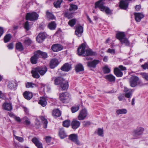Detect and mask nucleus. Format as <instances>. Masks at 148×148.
Masks as SVG:
<instances>
[{
  "label": "nucleus",
  "mask_w": 148,
  "mask_h": 148,
  "mask_svg": "<svg viewBox=\"0 0 148 148\" xmlns=\"http://www.w3.org/2000/svg\"><path fill=\"white\" fill-rule=\"evenodd\" d=\"M52 114L54 118H56V110L55 109L53 110Z\"/></svg>",
  "instance_id": "nucleus-64"
},
{
  "label": "nucleus",
  "mask_w": 148,
  "mask_h": 148,
  "mask_svg": "<svg viewBox=\"0 0 148 148\" xmlns=\"http://www.w3.org/2000/svg\"><path fill=\"white\" fill-rule=\"evenodd\" d=\"M75 70L76 72H78L84 70V67L82 64H79L77 65L75 67Z\"/></svg>",
  "instance_id": "nucleus-33"
},
{
  "label": "nucleus",
  "mask_w": 148,
  "mask_h": 148,
  "mask_svg": "<svg viewBox=\"0 0 148 148\" xmlns=\"http://www.w3.org/2000/svg\"><path fill=\"white\" fill-rule=\"evenodd\" d=\"M40 118L43 123V126L44 128H47L48 124V121L47 119L42 116H41L40 117Z\"/></svg>",
  "instance_id": "nucleus-34"
},
{
  "label": "nucleus",
  "mask_w": 148,
  "mask_h": 148,
  "mask_svg": "<svg viewBox=\"0 0 148 148\" xmlns=\"http://www.w3.org/2000/svg\"><path fill=\"white\" fill-rule=\"evenodd\" d=\"M78 7L76 5L71 4L70 5V8L69 9L70 11H75L77 10Z\"/></svg>",
  "instance_id": "nucleus-45"
},
{
  "label": "nucleus",
  "mask_w": 148,
  "mask_h": 148,
  "mask_svg": "<svg viewBox=\"0 0 148 148\" xmlns=\"http://www.w3.org/2000/svg\"><path fill=\"white\" fill-rule=\"evenodd\" d=\"M63 48V47L61 45L56 44V52L62 50Z\"/></svg>",
  "instance_id": "nucleus-46"
},
{
  "label": "nucleus",
  "mask_w": 148,
  "mask_h": 148,
  "mask_svg": "<svg viewBox=\"0 0 148 148\" xmlns=\"http://www.w3.org/2000/svg\"><path fill=\"white\" fill-rule=\"evenodd\" d=\"M37 68L39 73L42 76L47 71V68L45 66L37 67Z\"/></svg>",
  "instance_id": "nucleus-13"
},
{
  "label": "nucleus",
  "mask_w": 148,
  "mask_h": 148,
  "mask_svg": "<svg viewBox=\"0 0 148 148\" xmlns=\"http://www.w3.org/2000/svg\"><path fill=\"white\" fill-rule=\"evenodd\" d=\"M80 122L77 120H74L72 121L71 123L72 128L75 130L78 128L80 126Z\"/></svg>",
  "instance_id": "nucleus-17"
},
{
  "label": "nucleus",
  "mask_w": 148,
  "mask_h": 148,
  "mask_svg": "<svg viewBox=\"0 0 148 148\" xmlns=\"http://www.w3.org/2000/svg\"><path fill=\"white\" fill-rule=\"evenodd\" d=\"M144 131V129L142 127L137 128L136 130H134L133 132V136L135 137L141 134Z\"/></svg>",
  "instance_id": "nucleus-10"
},
{
  "label": "nucleus",
  "mask_w": 148,
  "mask_h": 148,
  "mask_svg": "<svg viewBox=\"0 0 148 148\" xmlns=\"http://www.w3.org/2000/svg\"><path fill=\"white\" fill-rule=\"evenodd\" d=\"M62 2V0H57L56 1V8H60V5Z\"/></svg>",
  "instance_id": "nucleus-51"
},
{
  "label": "nucleus",
  "mask_w": 148,
  "mask_h": 148,
  "mask_svg": "<svg viewBox=\"0 0 148 148\" xmlns=\"http://www.w3.org/2000/svg\"><path fill=\"white\" fill-rule=\"evenodd\" d=\"M17 85L13 82H10L8 85V88L10 90L15 89Z\"/></svg>",
  "instance_id": "nucleus-30"
},
{
  "label": "nucleus",
  "mask_w": 148,
  "mask_h": 148,
  "mask_svg": "<svg viewBox=\"0 0 148 148\" xmlns=\"http://www.w3.org/2000/svg\"><path fill=\"white\" fill-rule=\"evenodd\" d=\"M134 15L135 16V20L137 22H140L141 19L144 17V15L140 13H134Z\"/></svg>",
  "instance_id": "nucleus-18"
},
{
  "label": "nucleus",
  "mask_w": 148,
  "mask_h": 148,
  "mask_svg": "<svg viewBox=\"0 0 148 148\" xmlns=\"http://www.w3.org/2000/svg\"><path fill=\"white\" fill-rule=\"evenodd\" d=\"M100 62L98 60H94L92 61L88 62H87V65L89 67L92 68H95L97 64Z\"/></svg>",
  "instance_id": "nucleus-8"
},
{
  "label": "nucleus",
  "mask_w": 148,
  "mask_h": 148,
  "mask_svg": "<svg viewBox=\"0 0 148 148\" xmlns=\"http://www.w3.org/2000/svg\"><path fill=\"white\" fill-rule=\"evenodd\" d=\"M105 79L108 80L110 82H114L115 81V77L111 74H109L106 75L105 77Z\"/></svg>",
  "instance_id": "nucleus-29"
},
{
  "label": "nucleus",
  "mask_w": 148,
  "mask_h": 148,
  "mask_svg": "<svg viewBox=\"0 0 148 148\" xmlns=\"http://www.w3.org/2000/svg\"><path fill=\"white\" fill-rule=\"evenodd\" d=\"M125 35L123 32H119L118 33L116 36V37L120 41L125 38Z\"/></svg>",
  "instance_id": "nucleus-27"
},
{
  "label": "nucleus",
  "mask_w": 148,
  "mask_h": 148,
  "mask_svg": "<svg viewBox=\"0 0 148 148\" xmlns=\"http://www.w3.org/2000/svg\"><path fill=\"white\" fill-rule=\"evenodd\" d=\"M35 125L37 126V127L39 128L40 126V121L37 118L35 119Z\"/></svg>",
  "instance_id": "nucleus-57"
},
{
  "label": "nucleus",
  "mask_w": 148,
  "mask_h": 148,
  "mask_svg": "<svg viewBox=\"0 0 148 148\" xmlns=\"http://www.w3.org/2000/svg\"><path fill=\"white\" fill-rule=\"evenodd\" d=\"M61 89L62 90H66L69 87L68 82L66 80L64 81L63 83L60 85Z\"/></svg>",
  "instance_id": "nucleus-25"
},
{
  "label": "nucleus",
  "mask_w": 148,
  "mask_h": 148,
  "mask_svg": "<svg viewBox=\"0 0 148 148\" xmlns=\"http://www.w3.org/2000/svg\"><path fill=\"white\" fill-rule=\"evenodd\" d=\"M25 124L27 125H29L30 124V121L29 119L27 118H25Z\"/></svg>",
  "instance_id": "nucleus-59"
},
{
  "label": "nucleus",
  "mask_w": 148,
  "mask_h": 148,
  "mask_svg": "<svg viewBox=\"0 0 148 148\" xmlns=\"http://www.w3.org/2000/svg\"><path fill=\"white\" fill-rule=\"evenodd\" d=\"M38 16L39 15L36 12H33L31 13H27L26 16V18L27 20L33 21L37 20Z\"/></svg>",
  "instance_id": "nucleus-4"
},
{
  "label": "nucleus",
  "mask_w": 148,
  "mask_h": 148,
  "mask_svg": "<svg viewBox=\"0 0 148 148\" xmlns=\"http://www.w3.org/2000/svg\"><path fill=\"white\" fill-rule=\"evenodd\" d=\"M35 52L38 58H42L45 59L47 58V54L45 52H42L40 50H37Z\"/></svg>",
  "instance_id": "nucleus-9"
},
{
  "label": "nucleus",
  "mask_w": 148,
  "mask_h": 148,
  "mask_svg": "<svg viewBox=\"0 0 148 148\" xmlns=\"http://www.w3.org/2000/svg\"><path fill=\"white\" fill-rule=\"evenodd\" d=\"M125 90L126 91L125 97L127 98H130L132 95V91L131 90H127V89L125 88Z\"/></svg>",
  "instance_id": "nucleus-35"
},
{
  "label": "nucleus",
  "mask_w": 148,
  "mask_h": 148,
  "mask_svg": "<svg viewBox=\"0 0 148 148\" xmlns=\"http://www.w3.org/2000/svg\"><path fill=\"white\" fill-rule=\"evenodd\" d=\"M139 80V78L136 76H133L130 78L129 82L130 86L134 88L138 85V82Z\"/></svg>",
  "instance_id": "nucleus-5"
},
{
  "label": "nucleus",
  "mask_w": 148,
  "mask_h": 148,
  "mask_svg": "<svg viewBox=\"0 0 148 148\" xmlns=\"http://www.w3.org/2000/svg\"><path fill=\"white\" fill-rule=\"evenodd\" d=\"M103 129L99 128L98 129L97 133L99 136H103Z\"/></svg>",
  "instance_id": "nucleus-47"
},
{
  "label": "nucleus",
  "mask_w": 148,
  "mask_h": 148,
  "mask_svg": "<svg viewBox=\"0 0 148 148\" xmlns=\"http://www.w3.org/2000/svg\"><path fill=\"white\" fill-rule=\"evenodd\" d=\"M114 74L118 77H122L123 75V73L121 70L118 68H115L114 69Z\"/></svg>",
  "instance_id": "nucleus-26"
},
{
  "label": "nucleus",
  "mask_w": 148,
  "mask_h": 148,
  "mask_svg": "<svg viewBox=\"0 0 148 148\" xmlns=\"http://www.w3.org/2000/svg\"><path fill=\"white\" fill-rule=\"evenodd\" d=\"M64 15L65 17L70 19L73 17V12L69 10H67L64 13Z\"/></svg>",
  "instance_id": "nucleus-24"
},
{
  "label": "nucleus",
  "mask_w": 148,
  "mask_h": 148,
  "mask_svg": "<svg viewBox=\"0 0 148 148\" xmlns=\"http://www.w3.org/2000/svg\"><path fill=\"white\" fill-rule=\"evenodd\" d=\"M48 27L51 30H54L56 27V23L55 21H52L48 25Z\"/></svg>",
  "instance_id": "nucleus-40"
},
{
  "label": "nucleus",
  "mask_w": 148,
  "mask_h": 148,
  "mask_svg": "<svg viewBox=\"0 0 148 148\" xmlns=\"http://www.w3.org/2000/svg\"><path fill=\"white\" fill-rule=\"evenodd\" d=\"M118 68L122 71H125L126 70V67L121 65H120Z\"/></svg>",
  "instance_id": "nucleus-60"
},
{
  "label": "nucleus",
  "mask_w": 148,
  "mask_h": 148,
  "mask_svg": "<svg viewBox=\"0 0 148 148\" xmlns=\"http://www.w3.org/2000/svg\"><path fill=\"white\" fill-rule=\"evenodd\" d=\"M24 98L28 100H30L33 97L32 93L29 91H25L23 93Z\"/></svg>",
  "instance_id": "nucleus-23"
},
{
  "label": "nucleus",
  "mask_w": 148,
  "mask_h": 148,
  "mask_svg": "<svg viewBox=\"0 0 148 148\" xmlns=\"http://www.w3.org/2000/svg\"><path fill=\"white\" fill-rule=\"evenodd\" d=\"M69 139L75 144L78 145H80V143L78 140V136L77 134H72L70 135L69 137Z\"/></svg>",
  "instance_id": "nucleus-7"
},
{
  "label": "nucleus",
  "mask_w": 148,
  "mask_h": 148,
  "mask_svg": "<svg viewBox=\"0 0 148 148\" xmlns=\"http://www.w3.org/2000/svg\"><path fill=\"white\" fill-rule=\"evenodd\" d=\"M80 106V105L78 104L72 107L71 109L72 112L74 113L77 111L79 109Z\"/></svg>",
  "instance_id": "nucleus-41"
},
{
  "label": "nucleus",
  "mask_w": 148,
  "mask_h": 148,
  "mask_svg": "<svg viewBox=\"0 0 148 148\" xmlns=\"http://www.w3.org/2000/svg\"><path fill=\"white\" fill-rule=\"evenodd\" d=\"M46 36L44 33H40L36 38L37 42L39 43L42 42L46 38Z\"/></svg>",
  "instance_id": "nucleus-12"
},
{
  "label": "nucleus",
  "mask_w": 148,
  "mask_h": 148,
  "mask_svg": "<svg viewBox=\"0 0 148 148\" xmlns=\"http://www.w3.org/2000/svg\"><path fill=\"white\" fill-rule=\"evenodd\" d=\"M87 111L85 109H83L81 110L78 116V119L79 120H84L87 116Z\"/></svg>",
  "instance_id": "nucleus-6"
},
{
  "label": "nucleus",
  "mask_w": 148,
  "mask_h": 148,
  "mask_svg": "<svg viewBox=\"0 0 148 148\" xmlns=\"http://www.w3.org/2000/svg\"><path fill=\"white\" fill-rule=\"evenodd\" d=\"M121 44H125L126 46H128L130 45V42L126 38H125L120 41Z\"/></svg>",
  "instance_id": "nucleus-43"
},
{
  "label": "nucleus",
  "mask_w": 148,
  "mask_h": 148,
  "mask_svg": "<svg viewBox=\"0 0 148 148\" xmlns=\"http://www.w3.org/2000/svg\"><path fill=\"white\" fill-rule=\"evenodd\" d=\"M50 67L51 69H54L56 66V58L52 59L50 62Z\"/></svg>",
  "instance_id": "nucleus-38"
},
{
  "label": "nucleus",
  "mask_w": 148,
  "mask_h": 148,
  "mask_svg": "<svg viewBox=\"0 0 148 148\" xmlns=\"http://www.w3.org/2000/svg\"><path fill=\"white\" fill-rule=\"evenodd\" d=\"M3 109L7 111H10L12 109V106L11 103L5 102L3 105Z\"/></svg>",
  "instance_id": "nucleus-21"
},
{
  "label": "nucleus",
  "mask_w": 148,
  "mask_h": 148,
  "mask_svg": "<svg viewBox=\"0 0 148 148\" xmlns=\"http://www.w3.org/2000/svg\"><path fill=\"white\" fill-rule=\"evenodd\" d=\"M31 73L32 74L33 77L36 78H39L40 77L39 74V71H38L37 67L33 69L31 71Z\"/></svg>",
  "instance_id": "nucleus-16"
},
{
  "label": "nucleus",
  "mask_w": 148,
  "mask_h": 148,
  "mask_svg": "<svg viewBox=\"0 0 148 148\" xmlns=\"http://www.w3.org/2000/svg\"><path fill=\"white\" fill-rule=\"evenodd\" d=\"M25 86L27 88H33L36 87L38 86L37 84L34 83L32 82H27L25 84Z\"/></svg>",
  "instance_id": "nucleus-32"
},
{
  "label": "nucleus",
  "mask_w": 148,
  "mask_h": 148,
  "mask_svg": "<svg viewBox=\"0 0 148 148\" xmlns=\"http://www.w3.org/2000/svg\"><path fill=\"white\" fill-rule=\"evenodd\" d=\"M24 27L27 31L29 30L30 29V26L28 21H27L25 23Z\"/></svg>",
  "instance_id": "nucleus-50"
},
{
  "label": "nucleus",
  "mask_w": 148,
  "mask_h": 148,
  "mask_svg": "<svg viewBox=\"0 0 148 148\" xmlns=\"http://www.w3.org/2000/svg\"><path fill=\"white\" fill-rule=\"evenodd\" d=\"M61 115V111L58 109H56V116L59 117Z\"/></svg>",
  "instance_id": "nucleus-56"
},
{
  "label": "nucleus",
  "mask_w": 148,
  "mask_h": 148,
  "mask_svg": "<svg viewBox=\"0 0 148 148\" xmlns=\"http://www.w3.org/2000/svg\"><path fill=\"white\" fill-rule=\"evenodd\" d=\"M45 139L47 143H49L51 141V138L49 136H47Z\"/></svg>",
  "instance_id": "nucleus-58"
},
{
  "label": "nucleus",
  "mask_w": 148,
  "mask_h": 148,
  "mask_svg": "<svg viewBox=\"0 0 148 148\" xmlns=\"http://www.w3.org/2000/svg\"><path fill=\"white\" fill-rule=\"evenodd\" d=\"M141 8V6L140 5H137L135 7L136 10L138 11Z\"/></svg>",
  "instance_id": "nucleus-63"
},
{
  "label": "nucleus",
  "mask_w": 148,
  "mask_h": 148,
  "mask_svg": "<svg viewBox=\"0 0 148 148\" xmlns=\"http://www.w3.org/2000/svg\"><path fill=\"white\" fill-rule=\"evenodd\" d=\"M31 43L32 40L29 38H26L23 42L24 44L27 45H29Z\"/></svg>",
  "instance_id": "nucleus-44"
},
{
  "label": "nucleus",
  "mask_w": 148,
  "mask_h": 148,
  "mask_svg": "<svg viewBox=\"0 0 148 148\" xmlns=\"http://www.w3.org/2000/svg\"><path fill=\"white\" fill-rule=\"evenodd\" d=\"M98 3H95V8H98L101 11L103 12H105L107 14H111L112 11L109 8L104 5V3H100L99 4H97Z\"/></svg>",
  "instance_id": "nucleus-3"
},
{
  "label": "nucleus",
  "mask_w": 148,
  "mask_h": 148,
  "mask_svg": "<svg viewBox=\"0 0 148 148\" xmlns=\"http://www.w3.org/2000/svg\"><path fill=\"white\" fill-rule=\"evenodd\" d=\"M71 121L70 120H66L63 121V125L64 127H68L70 125Z\"/></svg>",
  "instance_id": "nucleus-42"
},
{
  "label": "nucleus",
  "mask_w": 148,
  "mask_h": 148,
  "mask_svg": "<svg viewBox=\"0 0 148 148\" xmlns=\"http://www.w3.org/2000/svg\"><path fill=\"white\" fill-rule=\"evenodd\" d=\"M16 139L17 140L21 142H23V141L24 140L23 138L17 136H14Z\"/></svg>",
  "instance_id": "nucleus-55"
},
{
  "label": "nucleus",
  "mask_w": 148,
  "mask_h": 148,
  "mask_svg": "<svg viewBox=\"0 0 148 148\" xmlns=\"http://www.w3.org/2000/svg\"><path fill=\"white\" fill-rule=\"evenodd\" d=\"M12 37V35L10 34H6L4 37V41L5 43L8 42L10 40Z\"/></svg>",
  "instance_id": "nucleus-37"
},
{
  "label": "nucleus",
  "mask_w": 148,
  "mask_h": 148,
  "mask_svg": "<svg viewBox=\"0 0 148 148\" xmlns=\"http://www.w3.org/2000/svg\"><path fill=\"white\" fill-rule=\"evenodd\" d=\"M45 17L48 20H53L55 18L54 15L52 12H50L49 10H47L46 12Z\"/></svg>",
  "instance_id": "nucleus-20"
},
{
  "label": "nucleus",
  "mask_w": 148,
  "mask_h": 148,
  "mask_svg": "<svg viewBox=\"0 0 148 148\" xmlns=\"http://www.w3.org/2000/svg\"><path fill=\"white\" fill-rule=\"evenodd\" d=\"M127 110L125 109H119L116 111V113L118 115L121 114H125L127 113Z\"/></svg>",
  "instance_id": "nucleus-39"
},
{
  "label": "nucleus",
  "mask_w": 148,
  "mask_h": 148,
  "mask_svg": "<svg viewBox=\"0 0 148 148\" xmlns=\"http://www.w3.org/2000/svg\"><path fill=\"white\" fill-rule=\"evenodd\" d=\"M76 23L75 19H73L70 21L68 22V24L71 27H73L75 25Z\"/></svg>",
  "instance_id": "nucleus-48"
},
{
  "label": "nucleus",
  "mask_w": 148,
  "mask_h": 148,
  "mask_svg": "<svg viewBox=\"0 0 148 148\" xmlns=\"http://www.w3.org/2000/svg\"><path fill=\"white\" fill-rule=\"evenodd\" d=\"M141 75L144 79L146 81H148V73H141Z\"/></svg>",
  "instance_id": "nucleus-52"
},
{
  "label": "nucleus",
  "mask_w": 148,
  "mask_h": 148,
  "mask_svg": "<svg viewBox=\"0 0 148 148\" xmlns=\"http://www.w3.org/2000/svg\"><path fill=\"white\" fill-rule=\"evenodd\" d=\"M107 52L112 54H115V49H111L110 48L108 49V50L107 51Z\"/></svg>",
  "instance_id": "nucleus-54"
},
{
  "label": "nucleus",
  "mask_w": 148,
  "mask_h": 148,
  "mask_svg": "<svg viewBox=\"0 0 148 148\" xmlns=\"http://www.w3.org/2000/svg\"><path fill=\"white\" fill-rule=\"evenodd\" d=\"M86 45L84 43L82 44L77 49V52L78 55L81 56L82 55L83 56H96L97 53L96 52L93 51L90 49L86 50V54L85 53V49Z\"/></svg>",
  "instance_id": "nucleus-1"
},
{
  "label": "nucleus",
  "mask_w": 148,
  "mask_h": 148,
  "mask_svg": "<svg viewBox=\"0 0 148 148\" xmlns=\"http://www.w3.org/2000/svg\"><path fill=\"white\" fill-rule=\"evenodd\" d=\"M4 30L2 27H0V37L2 35L3 33Z\"/></svg>",
  "instance_id": "nucleus-62"
},
{
  "label": "nucleus",
  "mask_w": 148,
  "mask_h": 148,
  "mask_svg": "<svg viewBox=\"0 0 148 148\" xmlns=\"http://www.w3.org/2000/svg\"><path fill=\"white\" fill-rule=\"evenodd\" d=\"M103 70L104 73H108L110 71V69L107 66L104 67Z\"/></svg>",
  "instance_id": "nucleus-49"
},
{
  "label": "nucleus",
  "mask_w": 148,
  "mask_h": 148,
  "mask_svg": "<svg viewBox=\"0 0 148 148\" xmlns=\"http://www.w3.org/2000/svg\"><path fill=\"white\" fill-rule=\"evenodd\" d=\"M59 98L64 103L69 102L71 99V95L67 92H63L60 94Z\"/></svg>",
  "instance_id": "nucleus-2"
},
{
  "label": "nucleus",
  "mask_w": 148,
  "mask_h": 148,
  "mask_svg": "<svg viewBox=\"0 0 148 148\" xmlns=\"http://www.w3.org/2000/svg\"><path fill=\"white\" fill-rule=\"evenodd\" d=\"M64 81H65V80L62 77H59L57 78H56V85H60L63 83Z\"/></svg>",
  "instance_id": "nucleus-36"
},
{
  "label": "nucleus",
  "mask_w": 148,
  "mask_h": 148,
  "mask_svg": "<svg viewBox=\"0 0 148 148\" xmlns=\"http://www.w3.org/2000/svg\"><path fill=\"white\" fill-rule=\"evenodd\" d=\"M71 68V65L68 63L64 64L61 68V69L64 71H69Z\"/></svg>",
  "instance_id": "nucleus-19"
},
{
  "label": "nucleus",
  "mask_w": 148,
  "mask_h": 148,
  "mask_svg": "<svg viewBox=\"0 0 148 148\" xmlns=\"http://www.w3.org/2000/svg\"><path fill=\"white\" fill-rule=\"evenodd\" d=\"M38 58L37 56V55L35 52L34 53V55L30 59V62L32 64H36L37 62Z\"/></svg>",
  "instance_id": "nucleus-22"
},
{
  "label": "nucleus",
  "mask_w": 148,
  "mask_h": 148,
  "mask_svg": "<svg viewBox=\"0 0 148 148\" xmlns=\"http://www.w3.org/2000/svg\"><path fill=\"white\" fill-rule=\"evenodd\" d=\"M32 141L37 147V148H43L42 144L36 137H34L32 140Z\"/></svg>",
  "instance_id": "nucleus-11"
},
{
  "label": "nucleus",
  "mask_w": 148,
  "mask_h": 148,
  "mask_svg": "<svg viewBox=\"0 0 148 148\" xmlns=\"http://www.w3.org/2000/svg\"><path fill=\"white\" fill-rule=\"evenodd\" d=\"M8 47L10 49H12L13 48V45L12 43H10L8 46Z\"/></svg>",
  "instance_id": "nucleus-61"
},
{
  "label": "nucleus",
  "mask_w": 148,
  "mask_h": 148,
  "mask_svg": "<svg viewBox=\"0 0 148 148\" xmlns=\"http://www.w3.org/2000/svg\"><path fill=\"white\" fill-rule=\"evenodd\" d=\"M82 123L84 126L87 127L89 126L90 124V123L88 121H84Z\"/></svg>",
  "instance_id": "nucleus-53"
},
{
  "label": "nucleus",
  "mask_w": 148,
  "mask_h": 148,
  "mask_svg": "<svg viewBox=\"0 0 148 148\" xmlns=\"http://www.w3.org/2000/svg\"><path fill=\"white\" fill-rule=\"evenodd\" d=\"M38 103L42 106H45L47 104V102L45 98L44 97H41L40 99L39 100Z\"/></svg>",
  "instance_id": "nucleus-31"
},
{
  "label": "nucleus",
  "mask_w": 148,
  "mask_h": 148,
  "mask_svg": "<svg viewBox=\"0 0 148 148\" xmlns=\"http://www.w3.org/2000/svg\"><path fill=\"white\" fill-rule=\"evenodd\" d=\"M58 134L60 138L62 139L65 138L67 136L66 134L63 127L59 129Z\"/></svg>",
  "instance_id": "nucleus-15"
},
{
  "label": "nucleus",
  "mask_w": 148,
  "mask_h": 148,
  "mask_svg": "<svg viewBox=\"0 0 148 148\" xmlns=\"http://www.w3.org/2000/svg\"><path fill=\"white\" fill-rule=\"evenodd\" d=\"M16 48L17 50L20 51H22L24 49V47L22 43L20 42L16 43Z\"/></svg>",
  "instance_id": "nucleus-28"
},
{
  "label": "nucleus",
  "mask_w": 148,
  "mask_h": 148,
  "mask_svg": "<svg viewBox=\"0 0 148 148\" xmlns=\"http://www.w3.org/2000/svg\"><path fill=\"white\" fill-rule=\"evenodd\" d=\"M83 32V28L82 26L79 25L76 27L75 32V34L78 37L80 36Z\"/></svg>",
  "instance_id": "nucleus-14"
}]
</instances>
